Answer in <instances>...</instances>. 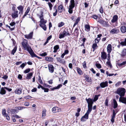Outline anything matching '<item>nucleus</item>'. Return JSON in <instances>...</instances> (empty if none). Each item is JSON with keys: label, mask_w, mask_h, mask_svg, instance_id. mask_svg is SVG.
<instances>
[{"label": "nucleus", "mask_w": 126, "mask_h": 126, "mask_svg": "<svg viewBox=\"0 0 126 126\" xmlns=\"http://www.w3.org/2000/svg\"><path fill=\"white\" fill-rule=\"evenodd\" d=\"M4 88L5 89L7 90L9 92H10L12 90V89L11 88H9L6 87H5Z\"/></svg>", "instance_id": "obj_56"}, {"label": "nucleus", "mask_w": 126, "mask_h": 126, "mask_svg": "<svg viewBox=\"0 0 126 126\" xmlns=\"http://www.w3.org/2000/svg\"><path fill=\"white\" fill-rule=\"evenodd\" d=\"M83 67L85 68H86V63L84 61L82 63Z\"/></svg>", "instance_id": "obj_52"}, {"label": "nucleus", "mask_w": 126, "mask_h": 126, "mask_svg": "<svg viewBox=\"0 0 126 126\" xmlns=\"http://www.w3.org/2000/svg\"><path fill=\"white\" fill-rule=\"evenodd\" d=\"M48 3L49 6V7L50 10H51L52 9V8L53 6V5L50 2H48Z\"/></svg>", "instance_id": "obj_47"}, {"label": "nucleus", "mask_w": 126, "mask_h": 126, "mask_svg": "<svg viewBox=\"0 0 126 126\" xmlns=\"http://www.w3.org/2000/svg\"><path fill=\"white\" fill-rule=\"evenodd\" d=\"M16 24V23L15 22H13L11 23H10V25L12 26H13L14 25H15Z\"/></svg>", "instance_id": "obj_57"}, {"label": "nucleus", "mask_w": 126, "mask_h": 126, "mask_svg": "<svg viewBox=\"0 0 126 126\" xmlns=\"http://www.w3.org/2000/svg\"><path fill=\"white\" fill-rule=\"evenodd\" d=\"M17 49V47H15L12 51L11 54L13 55H14V53L16 52Z\"/></svg>", "instance_id": "obj_37"}, {"label": "nucleus", "mask_w": 126, "mask_h": 126, "mask_svg": "<svg viewBox=\"0 0 126 126\" xmlns=\"http://www.w3.org/2000/svg\"><path fill=\"white\" fill-rule=\"evenodd\" d=\"M11 112L12 114H15L17 113V110L16 109H15L11 110Z\"/></svg>", "instance_id": "obj_39"}, {"label": "nucleus", "mask_w": 126, "mask_h": 126, "mask_svg": "<svg viewBox=\"0 0 126 126\" xmlns=\"http://www.w3.org/2000/svg\"><path fill=\"white\" fill-rule=\"evenodd\" d=\"M8 78V76L6 75H5L3 77H2V78L4 79H7Z\"/></svg>", "instance_id": "obj_64"}, {"label": "nucleus", "mask_w": 126, "mask_h": 126, "mask_svg": "<svg viewBox=\"0 0 126 126\" xmlns=\"http://www.w3.org/2000/svg\"><path fill=\"white\" fill-rule=\"evenodd\" d=\"M98 96L97 95H96L95 96V97L94 98V100H93L94 101H96L98 99Z\"/></svg>", "instance_id": "obj_50"}, {"label": "nucleus", "mask_w": 126, "mask_h": 126, "mask_svg": "<svg viewBox=\"0 0 126 126\" xmlns=\"http://www.w3.org/2000/svg\"><path fill=\"white\" fill-rule=\"evenodd\" d=\"M70 35L68 32H67L64 29L62 33H60L59 36V38L61 39L64 38L65 36H66L67 35L69 36Z\"/></svg>", "instance_id": "obj_5"}, {"label": "nucleus", "mask_w": 126, "mask_h": 126, "mask_svg": "<svg viewBox=\"0 0 126 126\" xmlns=\"http://www.w3.org/2000/svg\"><path fill=\"white\" fill-rule=\"evenodd\" d=\"M60 111V109L57 107H54L52 109V111L53 113L59 112Z\"/></svg>", "instance_id": "obj_13"}, {"label": "nucleus", "mask_w": 126, "mask_h": 126, "mask_svg": "<svg viewBox=\"0 0 126 126\" xmlns=\"http://www.w3.org/2000/svg\"><path fill=\"white\" fill-rule=\"evenodd\" d=\"M48 67L49 72L51 73H53L54 72L53 66L52 65L49 64Z\"/></svg>", "instance_id": "obj_14"}, {"label": "nucleus", "mask_w": 126, "mask_h": 126, "mask_svg": "<svg viewBox=\"0 0 126 126\" xmlns=\"http://www.w3.org/2000/svg\"><path fill=\"white\" fill-rule=\"evenodd\" d=\"M77 70L78 73L80 75H82L83 73L81 70L79 68H77Z\"/></svg>", "instance_id": "obj_32"}, {"label": "nucleus", "mask_w": 126, "mask_h": 126, "mask_svg": "<svg viewBox=\"0 0 126 126\" xmlns=\"http://www.w3.org/2000/svg\"><path fill=\"white\" fill-rule=\"evenodd\" d=\"M121 96L119 98V101L120 102L126 104V98L122 97Z\"/></svg>", "instance_id": "obj_10"}, {"label": "nucleus", "mask_w": 126, "mask_h": 126, "mask_svg": "<svg viewBox=\"0 0 126 126\" xmlns=\"http://www.w3.org/2000/svg\"><path fill=\"white\" fill-rule=\"evenodd\" d=\"M108 100L107 98H106L105 101V105L106 106H108Z\"/></svg>", "instance_id": "obj_53"}, {"label": "nucleus", "mask_w": 126, "mask_h": 126, "mask_svg": "<svg viewBox=\"0 0 126 126\" xmlns=\"http://www.w3.org/2000/svg\"><path fill=\"white\" fill-rule=\"evenodd\" d=\"M80 19V18L79 17H78L76 19L75 22L73 26V27H74L75 26L77 25L78 22H79Z\"/></svg>", "instance_id": "obj_27"}, {"label": "nucleus", "mask_w": 126, "mask_h": 126, "mask_svg": "<svg viewBox=\"0 0 126 126\" xmlns=\"http://www.w3.org/2000/svg\"><path fill=\"white\" fill-rule=\"evenodd\" d=\"M30 8L29 7H28L27 8V9L26 11L25 12V13H27L28 14L29 12L30 11Z\"/></svg>", "instance_id": "obj_55"}, {"label": "nucleus", "mask_w": 126, "mask_h": 126, "mask_svg": "<svg viewBox=\"0 0 126 126\" xmlns=\"http://www.w3.org/2000/svg\"><path fill=\"white\" fill-rule=\"evenodd\" d=\"M33 35V32H31L28 34H27L25 35V37L27 39H31L32 38Z\"/></svg>", "instance_id": "obj_9"}, {"label": "nucleus", "mask_w": 126, "mask_h": 126, "mask_svg": "<svg viewBox=\"0 0 126 126\" xmlns=\"http://www.w3.org/2000/svg\"><path fill=\"white\" fill-rule=\"evenodd\" d=\"M85 28L86 29V31H90V26L89 25H85Z\"/></svg>", "instance_id": "obj_33"}, {"label": "nucleus", "mask_w": 126, "mask_h": 126, "mask_svg": "<svg viewBox=\"0 0 126 126\" xmlns=\"http://www.w3.org/2000/svg\"><path fill=\"white\" fill-rule=\"evenodd\" d=\"M97 47L98 46L96 43H94L93 44L92 47L94 49L93 50L94 51V49L96 48H97Z\"/></svg>", "instance_id": "obj_34"}, {"label": "nucleus", "mask_w": 126, "mask_h": 126, "mask_svg": "<svg viewBox=\"0 0 126 126\" xmlns=\"http://www.w3.org/2000/svg\"><path fill=\"white\" fill-rule=\"evenodd\" d=\"M30 71V68L27 69L25 70L24 72L25 73H29Z\"/></svg>", "instance_id": "obj_49"}, {"label": "nucleus", "mask_w": 126, "mask_h": 126, "mask_svg": "<svg viewBox=\"0 0 126 126\" xmlns=\"http://www.w3.org/2000/svg\"><path fill=\"white\" fill-rule=\"evenodd\" d=\"M93 18L96 19L97 18L98 16L96 15H94L93 16Z\"/></svg>", "instance_id": "obj_62"}, {"label": "nucleus", "mask_w": 126, "mask_h": 126, "mask_svg": "<svg viewBox=\"0 0 126 126\" xmlns=\"http://www.w3.org/2000/svg\"><path fill=\"white\" fill-rule=\"evenodd\" d=\"M120 44L123 46H126V38L125 39L124 41L121 42Z\"/></svg>", "instance_id": "obj_40"}, {"label": "nucleus", "mask_w": 126, "mask_h": 126, "mask_svg": "<svg viewBox=\"0 0 126 126\" xmlns=\"http://www.w3.org/2000/svg\"><path fill=\"white\" fill-rule=\"evenodd\" d=\"M126 54V49H124L122 52V55L124 56Z\"/></svg>", "instance_id": "obj_43"}, {"label": "nucleus", "mask_w": 126, "mask_h": 126, "mask_svg": "<svg viewBox=\"0 0 126 126\" xmlns=\"http://www.w3.org/2000/svg\"><path fill=\"white\" fill-rule=\"evenodd\" d=\"M96 66L98 68H101V66L100 64L97 63L96 64Z\"/></svg>", "instance_id": "obj_51"}, {"label": "nucleus", "mask_w": 126, "mask_h": 126, "mask_svg": "<svg viewBox=\"0 0 126 126\" xmlns=\"http://www.w3.org/2000/svg\"><path fill=\"white\" fill-rule=\"evenodd\" d=\"M24 49L27 50L32 57H36L39 58L38 56L35 54L33 51L31 49V47L28 44L27 40L25 39H23V42L21 43Z\"/></svg>", "instance_id": "obj_1"}, {"label": "nucleus", "mask_w": 126, "mask_h": 126, "mask_svg": "<svg viewBox=\"0 0 126 126\" xmlns=\"http://www.w3.org/2000/svg\"><path fill=\"white\" fill-rule=\"evenodd\" d=\"M32 75L33 73H31L27 74V76L26 77V79H31L32 76Z\"/></svg>", "instance_id": "obj_25"}, {"label": "nucleus", "mask_w": 126, "mask_h": 126, "mask_svg": "<svg viewBox=\"0 0 126 126\" xmlns=\"http://www.w3.org/2000/svg\"><path fill=\"white\" fill-rule=\"evenodd\" d=\"M99 11L102 14L103 13V10L102 7H101V8L100 9Z\"/></svg>", "instance_id": "obj_58"}, {"label": "nucleus", "mask_w": 126, "mask_h": 126, "mask_svg": "<svg viewBox=\"0 0 126 126\" xmlns=\"http://www.w3.org/2000/svg\"><path fill=\"white\" fill-rule=\"evenodd\" d=\"M53 58L48 57H47L45 58V60L48 61L52 62L53 60Z\"/></svg>", "instance_id": "obj_29"}, {"label": "nucleus", "mask_w": 126, "mask_h": 126, "mask_svg": "<svg viewBox=\"0 0 126 126\" xmlns=\"http://www.w3.org/2000/svg\"><path fill=\"white\" fill-rule=\"evenodd\" d=\"M126 64V61L123 62L121 63H118V64L119 66H122L123 65H124Z\"/></svg>", "instance_id": "obj_41"}, {"label": "nucleus", "mask_w": 126, "mask_h": 126, "mask_svg": "<svg viewBox=\"0 0 126 126\" xmlns=\"http://www.w3.org/2000/svg\"><path fill=\"white\" fill-rule=\"evenodd\" d=\"M70 4L69 7L74 8L75 6V1L74 0H71L70 1Z\"/></svg>", "instance_id": "obj_17"}, {"label": "nucleus", "mask_w": 126, "mask_h": 126, "mask_svg": "<svg viewBox=\"0 0 126 126\" xmlns=\"http://www.w3.org/2000/svg\"><path fill=\"white\" fill-rule=\"evenodd\" d=\"M102 35L101 34H100L97 35V38H96L95 40V42L96 43H98L99 40L100 39V37Z\"/></svg>", "instance_id": "obj_15"}, {"label": "nucleus", "mask_w": 126, "mask_h": 126, "mask_svg": "<svg viewBox=\"0 0 126 126\" xmlns=\"http://www.w3.org/2000/svg\"><path fill=\"white\" fill-rule=\"evenodd\" d=\"M121 30L123 33H124L126 32V27L125 26H122L121 28Z\"/></svg>", "instance_id": "obj_23"}, {"label": "nucleus", "mask_w": 126, "mask_h": 126, "mask_svg": "<svg viewBox=\"0 0 126 126\" xmlns=\"http://www.w3.org/2000/svg\"><path fill=\"white\" fill-rule=\"evenodd\" d=\"M101 58L103 60H105L107 57V55L106 53L104 52H101Z\"/></svg>", "instance_id": "obj_16"}, {"label": "nucleus", "mask_w": 126, "mask_h": 126, "mask_svg": "<svg viewBox=\"0 0 126 126\" xmlns=\"http://www.w3.org/2000/svg\"><path fill=\"white\" fill-rule=\"evenodd\" d=\"M29 103L27 102H26L24 103V105L26 106H29Z\"/></svg>", "instance_id": "obj_61"}, {"label": "nucleus", "mask_w": 126, "mask_h": 126, "mask_svg": "<svg viewBox=\"0 0 126 126\" xmlns=\"http://www.w3.org/2000/svg\"><path fill=\"white\" fill-rule=\"evenodd\" d=\"M100 86L102 88H104L108 86V82L106 81L105 82H102L100 84Z\"/></svg>", "instance_id": "obj_8"}, {"label": "nucleus", "mask_w": 126, "mask_h": 126, "mask_svg": "<svg viewBox=\"0 0 126 126\" xmlns=\"http://www.w3.org/2000/svg\"><path fill=\"white\" fill-rule=\"evenodd\" d=\"M113 101L114 104L113 108L114 109H115L117 107L118 104L116 101L115 99H113Z\"/></svg>", "instance_id": "obj_26"}, {"label": "nucleus", "mask_w": 126, "mask_h": 126, "mask_svg": "<svg viewBox=\"0 0 126 126\" xmlns=\"http://www.w3.org/2000/svg\"><path fill=\"white\" fill-rule=\"evenodd\" d=\"M62 85L61 84H60L58 85L56 87L54 88H53L51 89L52 90H53L55 89H59L61 87H62Z\"/></svg>", "instance_id": "obj_28"}, {"label": "nucleus", "mask_w": 126, "mask_h": 126, "mask_svg": "<svg viewBox=\"0 0 126 126\" xmlns=\"http://www.w3.org/2000/svg\"><path fill=\"white\" fill-rule=\"evenodd\" d=\"M59 48V46L58 45H57L55 46H54V47L53 48L54 50H57Z\"/></svg>", "instance_id": "obj_46"}, {"label": "nucleus", "mask_w": 126, "mask_h": 126, "mask_svg": "<svg viewBox=\"0 0 126 126\" xmlns=\"http://www.w3.org/2000/svg\"><path fill=\"white\" fill-rule=\"evenodd\" d=\"M116 114V113H115L114 110H113V114L112 117H115Z\"/></svg>", "instance_id": "obj_60"}, {"label": "nucleus", "mask_w": 126, "mask_h": 126, "mask_svg": "<svg viewBox=\"0 0 126 126\" xmlns=\"http://www.w3.org/2000/svg\"><path fill=\"white\" fill-rule=\"evenodd\" d=\"M47 55V54L46 52H45L44 53H42L40 54V56H45Z\"/></svg>", "instance_id": "obj_54"}, {"label": "nucleus", "mask_w": 126, "mask_h": 126, "mask_svg": "<svg viewBox=\"0 0 126 126\" xmlns=\"http://www.w3.org/2000/svg\"><path fill=\"white\" fill-rule=\"evenodd\" d=\"M106 63L107 65L109 66L110 67H112V66L111 64L110 61H108L106 62Z\"/></svg>", "instance_id": "obj_48"}, {"label": "nucleus", "mask_w": 126, "mask_h": 126, "mask_svg": "<svg viewBox=\"0 0 126 126\" xmlns=\"http://www.w3.org/2000/svg\"><path fill=\"white\" fill-rule=\"evenodd\" d=\"M40 23L39 24L40 26L45 31L46 30L47 27L45 24L47 22V21L44 20L43 17V13L41 12V15L40 16Z\"/></svg>", "instance_id": "obj_2"}, {"label": "nucleus", "mask_w": 126, "mask_h": 126, "mask_svg": "<svg viewBox=\"0 0 126 126\" xmlns=\"http://www.w3.org/2000/svg\"><path fill=\"white\" fill-rule=\"evenodd\" d=\"M46 110H44L42 111V117L44 118L46 115Z\"/></svg>", "instance_id": "obj_35"}, {"label": "nucleus", "mask_w": 126, "mask_h": 126, "mask_svg": "<svg viewBox=\"0 0 126 126\" xmlns=\"http://www.w3.org/2000/svg\"><path fill=\"white\" fill-rule=\"evenodd\" d=\"M89 113L87 112H86V113L85 114V115L83 116V117H84L85 119H87L88 118V115Z\"/></svg>", "instance_id": "obj_31"}, {"label": "nucleus", "mask_w": 126, "mask_h": 126, "mask_svg": "<svg viewBox=\"0 0 126 126\" xmlns=\"http://www.w3.org/2000/svg\"><path fill=\"white\" fill-rule=\"evenodd\" d=\"M85 118H84V117H83L81 118V121L84 122H85L86 121V119H85Z\"/></svg>", "instance_id": "obj_63"}, {"label": "nucleus", "mask_w": 126, "mask_h": 126, "mask_svg": "<svg viewBox=\"0 0 126 126\" xmlns=\"http://www.w3.org/2000/svg\"><path fill=\"white\" fill-rule=\"evenodd\" d=\"M118 17L117 15H115L113 17V19L111 20L112 22L114 23L117 21Z\"/></svg>", "instance_id": "obj_19"}, {"label": "nucleus", "mask_w": 126, "mask_h": 126, "mask_svg": "<svg viewBox=\"0 0 126 126\" xmlns=\"http://www.w3.org/2000/svg\"><path fill=\"white\" fill-rule=\"evenodd\" d=\"M73 8L69 7V10H68V11L70 14H72V13L73 9Z\"/></svg>", "instance_id": "obj_44"}, {"label": "nucleus", "mask_w": 126, "mask_h": 126, "mask_svg": "<svg viewBox=\"0 0 126 126\" xmlns=\"http://www.w3.org/2000/svg\"><path fill=\"white\" fill-rule=\"evenodd\" d=\"M119 30L116 28L112 29L110 32L112 34H117L119 32Z\"/></svg>", "instance_id": "obj_11"}, {"label": "nucleus", "mask_w": 126, "mask_h": 126, "mask_svg": "<svg viewBox=\"0 0 126 126\" xmlns=\"http://www.w3.org/2000/svg\"><path fill=\"white\" fill-rule=\"evenodd\" d=\"M4 87H2L1 90L0 91V94L2 95L5 94H6V91L5 90Z\"/></svg>", "instance_id": "obj_18"}, {"label": "nucleus", "mask_w": 126, "mask_h": 126, "mask_svg": "<svg viewBox=\"0 0 126 126\" xmlns=\"http://www.w3.org/2000/svg\"><path fill=\"white\" fill-rule=\"evenodd\" d=\"M38 81L41 84H42L43 83V82L40 77L38 79Z\"/></svg>", "instance_id": "obj_59"}, {"label": "nucleus", "mask_w": 126, "mask_h": 126, "mask_svg": "<svg viewBox=\"0 0 126 126\" xmlns=\"http://www.w3.org/2000/svg\"><path fill=\"white\" fill-rule=\"evenodd\" d=\"M126 92L125 89L122 88H118L117 90L116 93L118 94L120 96H124Z\"/></svg>", "instance_id": "obj_4"}, {"label": "nucleus", "mask_w": 126, "mask_h": 126, "mask_svg": "<svg viewBox=\"0 0 126 126\" xmlns=\"http://www.w3.org/2000/svg\"><path fill=\"white\" fill-rule=\"evenodd\" d=\"M57 61L59 62L63 63H64L65 62V61L64 60L61 59L59 58H57Z\"/></svg>", "instance_id": "obj_24"}, {"label": "nucleus", "mask_w": 126, "mask_h": 126, "mask_svg": "<svg viewBox=\"0 0 126 126\" xmlns=\"http://www.w3.org/2000/svg\"><path fill=\"white\" fill-rule=\"evenodd\" d=\"M41 88L43 90H44V91L45 92H47L48 91L49 89L48 88H45L42 86H41Z\"/></svg>", "instance_id": "obj_38"}, {"label": "nucleus", "mask_w": 126, "mask_h": 126, "mask_svg": "<svg viewBox=\"0 0 126 126\" xmlns=\"http://www.w3.org/2000/svg\"><path fill=\"white\" fill-rule=\"evenodd\" d=\"M64 24L63 22H61L59 23L58 24V26L59 27H61L64 25Z\"/></svg>", "instance_id": "obj_42"}, {"label": "nucleus", "mask_w": 126, "mask_h": 126, "mask_svg": "<svg viewBox=\"0 0 126 126\" xmlns=\"http://www.w3.org/2000/svg\"><path fill=\"white\" fill-rule=\"evenodd\" d=\"M63 5L61 4L59 6L58 9L59 12L61 13L63 11Z\"/></svg>", "instance_id": "obj_22"}, {"label": "nucleus", "mask_w": 126, "mask_h": 126, "mask_svg": "<svg viewBox=\"0 0 126 126\" xmlns=\"http://www.w3.org/2000/svg\"><path fill=\"white\" fill-rule=\"evenodd\" d=\"M107 52L108 53H110L111 50V46L110 44H109L107 47Z\"/></svg>", "instance_id": "obj_20"}, {"label": "nucleus", "mask_w": 126, "mask_h": 126, "mask_svg": "<svg viewBox=\"0 0 126 126\" xmlns=\"http://www.w3.org/2000/svg\"><path fill=\"white\" fill-rule=\"evenodd\" d=\"M85 80L89 82H91L92 81L91 78H90L89 77L86 78Z\"/></svg>", "instance_id": "obj_36"}, {"label": "nucleus", "mask_w": 126, "mask_h": 126, "mask_svg": "<svg viewBox=\"0 0 126 126\" xmlns=\"http://www.w3.org/2000/svg\"><path fill=\"white\" fill-rule=\"evenodd\" d=\"M17 8L18 10L19 11V14L22 13L23 12L24 7L22 5H20L17 7Z\"/></svg>", "instance_id": "obj_12"}, {"label": "nucleus", "mask_w": 126, "mask_h": 126, "mask_svg": "<svg viewBox=\"0 0 126 126\" xmlns=\"http://www.w3.org/2000/svg\"><path fill=\"white\" fill-rule=\"evenodd\" d=\"M26 108L23 107H16V110H20L22 109H23V108Z\"/></svg>", "instance_id": "obj_45"}, {"label": "nucleus", "mask_w": 126, "mask_h": 126, "mask_svg": "<svg viewBox=\"0 0 126 126\" xmlns=\"http://www.w3.org/2000/svg\"><path fill=\"white\" fill-rule=\"evenodd\" d=\"M14 11L11 14V16L13 18L15 19L18 16V11L17 10L15 11V9H13Z\"/></svg>", "instance_id": "obj_7"}, {"label": "nucleus", "mask_w": 126, "mask_h": 126, "mask_svg": "<svg viewBox=\"0 0 126 126\" xmlns=\"http://www.w3.org/2000/svg\"><path fill=\"white\" fill-rule=\"evenodd\" d=\"M22 89L21 88H17L15 91V93L17 94H20L21 93Z\"/></svg>", "instance_id": "obj_21"}, {"label": "nucleus", "mask_w": 126, "mask_h": 126, "mask_svg": "<svg viewBox=\"0 0 126 126\" xmlns=\"http://www.w3.org/2000/svg\"><path fill=\"white\" fill-rule=\"evenodd\" d=\"M2 114L4 116H7V114L6 113V110L4 109H2Z\"/></svg>", "instance_id": "obj_30"}, {"label": "nucleus", "mask_w": 126, "mask_h": 126, "mask_svg": "<svg viewBox=\"0 0 126 126\" xmlns=\"http://www.w3.org/2000/svg\"><path fill=\"white\" fill-rule=\"evenodd\" d=\"M86 100L88 104V110L87 111V112L90 113L92 110V107L93 103V99L90 98H89L88 99L86 98Z\"/></svg>", "instance_id": "obj_3"}, {"label": "nucleus", "mask_w": 126, "mask_h": 126, "mask_svg": "<svg viewBox=\"0 0 126 126\" xmlns=\"http://www.w3.org/2000/svg\"><path fill=\"white\" fill-rule=\"evenodd\" d=\"M98 22L102 24L104 27H108L109 25L108 23V22L105 21L102 19H99L98 20Z\"/></svg>", "instance_id": "obj_6"}]
</instances>
